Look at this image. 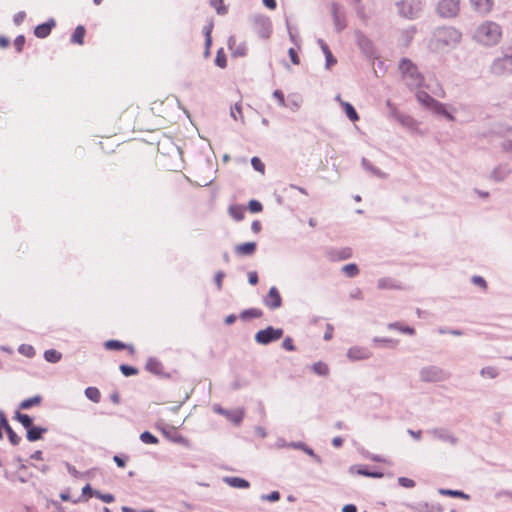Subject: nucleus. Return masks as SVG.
Returning a JSON list of instances; mask_svg holds the SVG:
<instances>
[{"instance_id":"7ed1b4c3","label":"nucleus","mask_w":512,"mask_h":512,"mask_svg":"<svg viewBox=\"0 0 512 512\" xmlns=\"http://www.w3.org/2000/svg\"><path fill=\"white\" fill-rule=\"evenodd\" d=\"M399 70L401 72L402 79L409 87L419 88L423 85L424 77L411 60L402 59L399 63Z\"/></svg>"},{"instance_id":"8fccbe9b","label":"nucleus","mask_w":512,"mask_h":512,"mask_svg":"<svg viewBox=\"0 0 512 512\" xmlns=\"http://www.w3.org/2000/svg\"><path fill=\"white\" fill-rule=\"evenodd\" d=\"M19 351L28 357H32L35 354L34 348L29 345H27V346L22 345L20 347Z\"/></svg>"},{"instance_id":"c9c22d12","label":"nucleus","mask_w":512,"mask_h":512,"mask_svg":"<svg viewBox=\"0 0 512 512\" xmlns=\"http://www.w3.org/2000/svg\"><path fill=\"white\" fill-rule=\"evenodd\" d=\"M299 50H300V47H297V48H289V49H288V55H289V57H290L291 62H292L294 65H299V64H300Z\"/></svg>"},{"instance_id":"58836bf2","label":"nucleus","mask_w":512,"mask_h":512,"mask_svg":"<svg viewBox=\"0 0 512 512\" xmlns=\"http://www.w3.org/2000/svg\"><path fill=\"white\" fill-rule=\"evenodd\" d=\"M211 5L216 9L218 14H225L227 12L224 0H211Z\"/></svg>"},{"instance_id":"5fc2aeb1","label":"nucleus","mask_w":512,"mask_h":512,"mask_svg":"<svg viewBox=\"0 0 512 512\" xmlns=\"http://www.w3.org/2000/svg\"><path fill=\"white\" fill-rule=\"evenodd\" d=\"M262 498L268 501H277L280 499V494L278 491H273L269 495H264Z\"/></svg>"},{"instance_id":"49530a36","label":"nucleus","mask_w":512,"mask_h":512,"mask_svg":"<svg viewBox=\"0 0 512 512\" xmlns=\"http://www.w3.org/2000/svg\"><path fill=\"white\" fill-rule=\"evenodd\" d=\"M95 496L105 503H112L115 500L114 496L109 493L102 494L99 491H95Z\"/></svg>"},{"instance_id":"20e7f679","label":"nucleus","mask_w":512,"mask_h":512,"mask_svg":"<svg viewBox=\"0 0 512 512\" xmlns=\"http://www.w3.org/2000/svg\"><path fill=\"white\" fill-rule=\"evenodd\" d=\"M397 5L399 13L408 19L416 18L422 10L420 0H401Z\"/></svg>"},{"instance_id":"bb28decb","label":"nucleus","mask_w":512,"mask_h":512,"mask_svg":"<svg viewBox=\"0 0 512 512\" xmlns=\"http://www.w3.org/2000/svg\"><path fill=\"white\" fill-rule=\"evenodd\" d=\"M215 64L221 69H224L227 67V57H226V54H225L223 48H219L217 50L216 57H215Z\"/></svg>"},{"instance_id":"de8ad7c7","label":"nucleus","mask_w":512,"mask_h":512,"mask_svg":"<svg viewBox=\"0 0 512 512\" xmlns=\"http://www.w3.org/2000/svg\"><path fill=\"white\" fill-rule=\"evenodd\" d=\"M25 44V37L23 35H19L16 37L14 41V46L17 52H21Z\"/></svg>"},{"instance_id":"f257e3e1","label":"nucleus","mask_w":512,"mask_h":512,"mask_svg":"<svg viewBox=\"0 0 512 512\" xmlns=\"http://www.w3.org/2000/svg\"><path fill=\"white\" fill-rule=\"evenodd\" d=\"M503 36V30L500 24L486 20L477 26L474 32V39L483 46L497 45Z\"/></svg>"},{"instance_id":"f704fd0d","label":"nucleus","mask_w":512,"mask_h":512,"mask_svg":"<svg viewBox=\"0 0 512 512\" xmlns=\"http://www.w3.org/2000/svg\"><path fill=\"white\" fill-rule=\"evenodd\" d=\"M342 271L349 277H355L359 273V269L355 264H347L342 268Z\"/></svg>"},{"instance_id":"4468645a","label":"nucleus","mask_w":512,"mask_h":512,"mask_svg":"<svg viewBox=\"0 0 512 512\" xmlns=\"http://www.w3.org/2000/svg\"><path fill=\"white\" fill-rule=\"evenodd\" d=\"M257 244L255 242H246L235 246V253L240 256H250L255 253Z\"/></svg>"},{"instance_id":"603ef678","label":"nucleus","mask_w":512,"mask_h":512,"mask_svg":"<svg viewBox=\"0 0 512 512\" xmlns=\"http://www.w3.org/2000/svg\"><path fill=\"white\" fill-rule=\"evenodd\" d=\"M273 96L277 99L280 106H285L284 94L280 90H275Z\"/></svg>"},{"instance_id":"c85d7f7f","label":"nucleus","mask_w":512,"mask_h":512,"mask_svg":"<svg viewBox=\"0 0 512 512\" xmlns=\"http://www.w3.org/2000/svg\"><path fill=\"white\" fill-rule=\"evenodd\" d=\"M61 357V353L55 349L46 350L44 353L45 360L51 363H57L58 361H60Z\"/></svg>"},{"instance_id":"423d86ee","label":"nucleus","mask_w":512,"mask_h":512,"mask_svg":"<svg viewBox=\"0 0 512 512\" xmlns=\"http://www.w3.org/2000/svg\"><path fill=\"white\" fill-rule=\"evenodd\" d=\"M283 333V329L269 326L258 331L255 335V340L259 344L267 345L273 341L279 340L283 336Z\"/></svg>"},{"instance_id":"c756f323","label":"nucleus","mask_w":512,"mask_h":512,"mask_svg":"<svg viewBox=\"0 0 512 512\" xmlns=\"http://www.w3.org/2000/svg\"><path fill=\"white\" fill-rule=\"evenodd\" d=\"M312 370L319 376H326L329 373L328 365L321 361L314 363Z\"/></svg>"},{"instance_id":"b1692460","label":"nucleus","mask_w":512,"mask_h":512,"mask_svg":"<svg viewBox=\"0 0 512 512\" xmlns=\"http://www.w3.org/2000/svg\"><path fill=\"white\" fill-rule=\"evenodd\" d=\"M417 99L419 102H421L424 106L433 108V106L436 104V100L433 99L428 93L424 91H420L417 93Z\"/></svg>"},{"instance_id":"09e8293b","label":"nucleus","mask_w":512,"mask_h":512,"mask_svg":"<svg viewBox=\"0 0 512 512\" xmlns=\"http://www.w3.org/2000/svg\"><path fill=\"white\" fill-rule=\"evenodd\" d=\"M472 282L481 287L483 290H486L487 289V283L485 281V279L481 276H473L472 277Z\"/></svg>"},{"instance_id":"5701e85b","label":"nucleus","mask_w":512,"mask_h":512,"mask_svg":"<svg viewBox=\"0 0 512 512\" xmlns=\"http://www.w3.org/2000/svg\"><path fill=\"white\" fill-rule=\"evenodd\" d=\"M146 370L150 371L154 374H161L163 371V366L160 361L156 359H149L145 365Z\"/></svg>"},{"instance_id":"864d4df0","label":"nucleus","mask_w":512,"mask_h":512,"mask_svg":"<svg viewBox=\"0 0 512 512\" xmlns=\"http://www.w3.org/2000/svg\"><path fill=\"white\" fill-rule=\"evenodd\" d=\"M9 427L11 426L8 423L5 413L3 411H0V428L7 430Z\"/></svg>"},{"instance_id":"cd10ccee","label":"nucleus","mask_w":512,"mask_h":512,"mask_svg":"<svg viewBox=\"0 0 512 512\" xmlns=\"http://www.w3.org/2000/svg\"><path fill=\"white\" fill-rule=\"evenodd\" d=\"M440 493L442 495L451 496V497H457L464 500H469L470 496L462 491L459 490H450V489H441Z\"/></svg>"},{"instance_id":"2eb2a0df","label":"nucleus","mask_w":512,"mask_h":512,"mask_svg":"<svg viewBox=\"0 0 512 512\" xmlns=\"http://www.w3.org/2000/svg\"><path fill=\"white\" fill-rule=\"evenodd\" d=\"M107 350H122L127 349L131 355L135 353V349L132 345H127L119 340H108L104 344Z\"/></svg>"},{"instance_id":"37998d69","label":"nucleus","mask_w":512,"mask_h":512,"mask_svg":"<svg viewBox=\"0 0 512 512\" xmlns=\"http://www.w3.org/2000/svg\"><path fill=\"white\" fill-rule=\"evenodd\" d=\"M5 431L12 445H18L20 443L21 438L13 431L11 427Z\"/></svg>"},{"instance_id":"a878e982","label":"nucleus","mask_w":512,"mask_h":512,"mask_svg":"<svg viewBox=\"0 0 512 512\" xmlns=\"http://www.w3.org/2000/svg\"><path fill=\"white\" fill-rule=\"evenodd\" d=\"M85 395L88 399L93 401L94 403L100 402L101 399V393L98 388L96 387H88L85 390Z\"/></svg>"},{"instance_id":"a211bd4d","label":"nucleus","mask_w":512,"mask_h":512,"mask_svg":"<svg viewBox=\"0 0 512 512\" xmlns=\"http://www.w3.org/2000/svg\"><path fill=\"white\" fill-rule=\"evenodd\" d=\"M85 34H86V30H85L84 26H82V25L77 26L71 36V42L73 44L83 45Z\"/></svg>"},{"instance_id":"052dcab7","label":"nucleus","mask_w":512,"mask_h":512,"mask_svg":"<svg viewBox=\"0 0 512 512\" xmlns=\"http://www.w3.org/2000/svg\"><path fill=\"white\" fill-rule=\"evenodd\" d=\"M113 460L117 464V466L120 467V468H124L125 465H126L124 459H122L120 456L115 455L113 457Z\"/></svg>"},{"instance_id":"6e6552de","label":"nucleus","mask_w":512,"mask_h":512,"mask_svg":"<svg viewBox=\"0 0 512 512\" xmlns=\"http://www.w3.org/2000/svg\"><path fill=\"white\" fill-rule=\"evenodd\" d=\"M492 70L498 75L512 72V57L504 56L497 59L492 65Z\"/></svg>"},{"instance_id":"79ce46f5","label":"nucleus","mask_w":512,"mask_h":512,"mask_svg":"<svg viewBox=\"0 0 512 512\" xmlns=\"http://www.w3.org/2000/svg\"><path fill=\"white\" fill-rule=\"evenodd\" d=\"M251 164L256 171L262 174L265 172V165L258 157H253L251 159Z\"/></svg>"},{"instance_id":"473e14b6","label":"nucleus","mask_w":512,"mask_h":512,"mask_svg":"<svg viewBox=\"0 0 512 512\" xmlns=\"http://www.w3.org/2000/svg\"><path fill=\"white\" fill-rule=\"evenodd\" d=\"M263 315L262 311L258 308L248 309L242 312V318H260Z\"/></svg>"},{"instance_id":"f8f14e48","label":"nucleus","mask_w":512,"mask_h":512,"mask_svg":"<svg viewBox=\"0 0 512 512\" xmlns=\"http://www.w3.org/2000/svg\"><path fill=\"white\" fill-rule=\"evenodd\" d=\"M347 356L351 360H364L371 356V352L363 347H352L348 350Z\"/></svg>"},{"instance_id":"bf43d9fd","label":"nucleus","mask_w":512,"mask_h":512,"mask_svg":"<svg viewBox=\"0 0 512 512\" xmlns=\"http://www.w3.org/2000/svg\"><path fill=\"white\" fill-rule=\"evenodd\" d=\"M251 229L254 233H259L262 229L261 222L258 220H255L252 222Z\"/></svg>"},{"instance_id":"aec40b11","label":"nucleus","mask_w":512,"mask_h":512,"mask_svg":"<svg viewBox=\"0 0 512 512\" xmlns=\"http://www.w3.org/2000/svg\"><path fill=\"white\" fill-rule=\"evenodd\" d=\"M352 471H354L358 475L367 476L371 478H382L384 476V474L380 471H370L367 468H363L361 466L353 467Z\"/></svg>"},{"instance_id":"ddd939ff","label":"nucleus","mask_w":512,"mask_h":512,"mask_svg":"<svg viewBox=\"0 0 512 512\" xmlns=\"http://www.w3.org/2000/svg\"><path fill=\"white\" fill-rule=\"evenodd\" d=\"M55 25V21L51 19L48 22L36 26L34 29V34L38 38H45L51 33V30Z\"/></svg>"},{"instance_id":"774afa93","label":"nucleus","mask_w":512,"mask_h":512,"mask_svg":"<svg viewBox=\"0 0 512 512\" xmlns=\"http://www.w3.org/2000/svg\"><path fill=\"white\" fill-rule=\"evenodd\" d=\"M9 45V40L4 38V37H0V47H7Z\"/></svg>"},{"instance_id":"e2e57ef3","label":"nucleus","mask_w":512,"mask_h":512,"mask_svg":"<svg viewBox=\"0 0 512 512\" xmlns=\"http://www.w3.org/2000/svg\"><path fill=\"white\" fill-rule=\"evenodd\" d=\"M342 512H357V508L353 504H347L342 508Z\"/></svg>"},{"instance_id":"a19ab883","label":"nucleus","mask_w":512,"mask_h":512,"mask_svg":"<svg viewBox=\"0 0 512 512\" xmlns=\"http://www.w3.org/2000/svg\"><path fill=\"white\" fill-rule=\"evenodd\" d=\"M481 376L488 378H495L498 375L496 368L494 367H485L480 372Z\"/></svg>"},{"instance_id":"f03ea898","label":"nucleus","mask_w":512,"mask_h":512,"mask_svg":"<svg viewBox=\"0 0 512 512\" xmlns=\"http://www.w3.org/2000/svg\"><path fill=\"white\" fill-rule=\"evenodd\" d=\"M461 37L460 31L457 29L453 27H442L435 31L430 47L434 52L454 48L461 41Z\"/></svg>"},{"instance_id":"9d476101","label":"nucleus","mask_w":512,"mask_h":512,"mask_svg":"<svg viewBox=\"0 0 512 512\" xmlns=\"http://www.w3.org/2000/svg\"><path fill=\"white\" fill-rule=\"evenodd\" d=\"M228 48L233 57H244L247 55V45L243 42H237L235 37H230L228 40Z\"/></svg>"},{"instance_id":"6ab92c4d","label":"nucleus","mask_w":512,"mask_h":512,"mask_svg":"<svg viewBox=\"0 0 512 512\" xmlns=\"http://www.w3.org/2000/svg\"><path fill=\"white\" fill-rule=\"evenodd\" d=\"M47 431L46 428L31 426L27 429V439L31 442L41 439L42 434Z\"/></svg>"},{"instance_id":"680f3d73","label":"nucleus","mask_w":512,"mask_h":512,"mask_svg":"<svg viewBox=\"0 0 512 512\" xmlns=\"http://www.w3.org/2000/svg\"><path fill=\"white\" fill-rule=\"evenodd\" d=\"M263 4L271 10H274L277 6L276 0H263Z\"/></svg>"},{"instance_id":"dca6fc26","label":"nucleus","mask_w":512,"mask_h":512,"mask_svg":"<svg viewBox=\"0 0 512 512\" xmlns=\"http://www.w3.org/2000/svg\"><path fill=\"white\" fill-rule=\"evenodd\" d=\"M224 482L233 488L246 489L250 487V484L247 480L240 477H225Z\"/></svg>"},{"instance_id":"412c9836","label":"nucleus","mask_w":512,"mask_h":512,"mask_svg":"<svg viewBox=\"0 0 512 512\" xmlns=\"http://www.w3.org/2000/svg\"><path fill=\"white\" fill-rule=\"evenodd\" d=\"M229 215L236 221H240L244 218L245 208L241 205H232L228 209Z\"/></svg>"},{"instance_id":"4d7b16f0","label":"nucleus","mask_w":512,"mask_h":512,"mask_svg":"<svg viewBox=\"0 0 512 512\" xmlns=\"http://www.w3.org/2000/svg\"><path fill=\"white\" fill-rule=\"evenodd\" d=\"M248 280L251 285H256L258 283V275L255 271L248 273Z\"/></svg>"},{"instance_id":"f3484780","label":"nucleus","mask_w":512,"mask_h":512,"mask_svg":"<svg viewBox=\"0 0 512 512\" xmlns=\"http://www.w3.org/2000/svg\"><path fill=\"white\" fill-rule=\"evenodd\" d=\"M319 44L326 57V67L331 68L333 65L337 63V60L334 58L328 45L323 40H320Z\"/></svg>"},{"instance_id":"0eeeda50","label":"nucleus","mask_w":512,"mask_h":512,"mask_svg":"<svg viewBox=\"0 0 512 512\" xmlns=\"http://www.w3.org/2000/svg\"><path fill=\"white\" fill-rule=\"evenodd\" d=\"M421 379L427 382L441 381L446 378V374L437 367H427L421 370Z\"/></svg>"},{"instance_id":"a18cd8bd","label":"nucleus","mask_w":512,"mask_h":512,"mask_svg":"<svg viewBox=\"0 0 512 512\" xmlns=\"http://www.w3.org/2000/svg\"><path fill=\"white\" fill-rule=\"evenodd\" d=\"M398 483L404 488H413L415 486V481L407 477H399Z\"/></svg>"},{"instance_id":"6e6d98bb","label":"nucleus","mask_w":512,"mask_h":512,"mask_svg":"<svg viewBox=\"0 0 512 512\" xmlns=\"http://www.w3.org/2000/svg\"><path fill=\"white\" fill-rule=\"evenodd\" d=\"M82 494L84 496H87V498H89V497L95 496V491H93L91 486L89 484H87L86 486L83 487Z\"/></svg>"},{"instance_id":"c03bdc74","label":"nucleus","mask_w":512,"mask_h":512,"mask_svg":"<svg viewBox=\"0 0 512 512\" xmlns=\"http://www.w3.org/2000/svg\"><path fill=\"white\" fill-rule=\"evenodd\" d=\"M248 208H249L250 212H252V213H259L262 211L263 206L259 201L251 200L248 204Z\"/></svg>"},{"instance_id":"4c0bfd02","label":"nucleus","mask_w":512,"mask_h":512,"mask_svg":"<svg viewBox=\"0 0 512 512\" xmlns=\"http://www.w3.org/2000/svg\"><path fill=\"white\" fill-rule=\"evenodd\" d=\"M389 327L392 328V329H397L400 332L407 333L409 335H414L415 334L414 328L409 327V326H401L399 323L390 324Z\"/></svg>"},{"instance_id":"e433bc0d","label":"nucleus","mask_w":512,"mask_h":512,"mask_svg":"<svg viewBox=\"0 0 512 512\" xmlns=\"http://www.w3.org/2000/svg\"><path fill=\"white\" fill-rule=\"evenodd\" d=\"M433 109L438 113V114H441L443 116H445L447 119L453 121L454 120V117L446 111L445 107L443 104H441L440 102H436V104L433 106Z\"/></svg>"},{"instance_id":"ea45409f","label":"nucleus","mask_w":512,"mask_h":512,"mask_svg":"<svg viewBox=\"0 0 512 512\" xmlns=\"http://www.w3.org/2000/svg\"><path fill=\"white\" fill-rule=\"evenodd\" d=\"M120 370L124 376H133L138 374V370L135 367L128 366L125 364L120 365Z\"/></svg>"},{"instance_id":"393cba45","label":"nucleus","mask_w":512,"mask_h":512,"mask_svg":"<svg viewBox=\"0 0 512 512\" xmlns=\"http://www.w3.org/2000/svg\"><path fill=\"white\" fill-rule=\"evenodd\" d=\"M42 402V397L40 395L33 396L31 398L25 399L21 402V409H29L33 406H39Z\"/></svg>"},{"instance_id":"3c124183","label":"nucleus","mask_w":512,"mask_h":512,"mask_svg":"<svg viewBox=\"0 0 512 512\" xmlns=\"http://www.w3.org/2000/svg\"><path fill=\"white\" fill-rule=\"evenodd\" d=\"M282 346L287 351H294L295 350V346L293 344V340L290 337H286L283 340Z\"/></svg>"},{"instance_id":"9b49d317","label":"nucleus","mask_w":512,"mask_h":512,"mask_svg":"<svg viewBox=\"0 0 512 512\" xmlns=\"http://www.w3.org/2000/svg\"><path fill=\"white\" fill-rule=\"evenodd\" d=\"M472 8L481 14H488L492 11L494 0H470Z\"/></svg>"},{"instance_id":"39448f33","label":"nucleus","mask_w":512,"mask_h":512,"mask_svg":"<svg viewBox=\"0 0 512 512\" xmlns=\"http://www.w3.org/2000/svg\"><path fill=\"white\" fill-rule=\"evenodd\" d=\"M460 12V0H440L437 13L444 18L456 17Z\"/></svg>"},{"instance_id":"1a4fd4ad","label":"nucleus","mask_w":512,"mask_h":512,"mask_svg":"<svg viewBox=\"0 0 512 512\" xmlns=\"http://www.w3.org/2000/svg\"><path fill=\"white\" fill-rule=\"evenodd\" d=\"M264 303L270 309H277L282 305V298L276 287L270 288L267 296L264 299Z\"/></svg>"},{"instance_id":"338daca9","label":"nucleus","mask_w":512,"mask_h":512,"mask_svg":"<svg viewBox=\"0 0 512 512\" xmlns=\"http://www.w3.org/2000/svg\"><path fill=\"white\" fill-rule=\"evenodd\" d=\"M235 320H236V316L235 315H229V316L226 317L225 323L226 324H232V323L235 322Z\"/></svg>"},{"instance_id":"0e129e2a","label":"nucleus","mask_w":512,"mask_h":512,"mask_svg":"<svg viewBox=\"0 0 512 512\" xmlns=\"http://www.w3.org/2000/svg\"><path fill=\"white\" fill-rule=\"evenodd\" d=\"M342 443H343V439L340 438V437H335L333 440H332V444L334 447L336 448H339L342 446Z\"/></svg>"},{"instance_id":"2f4dec72","label":"nucleus","mask_w":512,"mask_h":512,"mask_svg":"<svg viewBox=\"0 0 512 512\" xmlns=\"http://www.w3.org/2000/svg\"><path fill=\"white\" fill-rule=\"evenodd\" d=\"M140 439L145 444H153V445L158 444L157 437H155L153 434H151L148 431L141 433Z\"/></svg>"},{"instance_id":"69168bd1","label":"nucleus","mask_w":512,"mask_h":512,"mask_svg":"<svg viewBox=\"0 0 512 512\" xmlns=\"http://www.w3.org/2000/svg\"><path fill=\"white\" fill-rule=\"evenodd\" d=\"M110 398H111V400H112V402H113L114 404H119V402H120V396H119V394H118V393H113V394H111Z\"/></svg>"},{"instance_id":"4be33fe9","label":"nucleus","mask_w":512,"mask_h":512,"mask_svg":"<svg viewBox=\"0 0 512 512\" xmlns=\"http://www.w3.org/2000/svg\"><path fill=\"white\" fill-rule=\"evenodd\" d=\"M337 100L340 101L341 105L343 106V108L345 110V113H346L347 117L351 121L355 122V121H357L359 119V116H358L356 110L354 109V107L350 103L344 102V101L340 100L339 96L337 97Z\"/></svg>"},{"instance_id":"13d9d810","label":"nucleus","mask_w":512,"mask_h":512,"mask_svg":"<svg viewBox=\"0 0 512 512\" xmlns=\"http://www.w3.org/2000/svg\"><path fill=\"white\" fill-rule=\"evenodd\" d=\"M224 273L223 272H218L216 275H215V282H216V285L218 287V289H221L222 288V282H223V278H224Z\"/></svg>"},{"instance_id":"7c9ffc66","label":"nucleus","mask_w":512,"mask_h":512,"mask_svg":"<svg viewBox=\"0 0 512 512\" xmlns=\"http://www.w3.org/2000/svg\"><path fill=\"white\" fill-rule=\"evenodd\" d=\"M212 28H213V25H212V24H209V25H207V26L204 28V33H205V46H206L205 55H206V56L209 54L210 46H211V44H212V37H211Z\"/></svg>"},{"instance_id":"72a5a7b5","label":"nucleus","mask_w":512,"mask_h":512,"mask_svg":"<svg viewBox=\"0 0 512 512\" xmlns=\"http://www.w3.org/2000/svg\"><path fill=\"white\" fill-rule=\"evenodd\" d=\"M16 419L27 429L32 426V419L27 414H22L20 412H17Z\"/></svg>"}]
</instances>
